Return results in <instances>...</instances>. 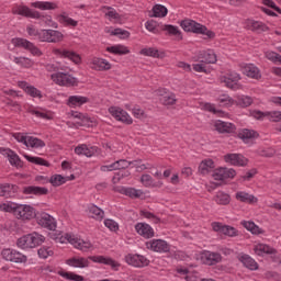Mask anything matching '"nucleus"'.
<instances>
[{
	"label": "nucleus",
	"mask_w": 281,
	"mask_h": 281,
	"mask_svg": "<svg viewBox=\"0 0 281 281\" xmlns=\"http://www.w3.org/2000/svg\"><path fill=\"white\" fill-rule=\"evenodd\" d=\"M254 251L257 256H274V254H278V250L267 244H257L254 247Z\"/></svg>",
	"instance_id": "30"
},
{
	"label": "nucleus",
	"mask_w": 281,
	"mask_h": 281,
	"mask_svg": "<svg viewBox=\"0 0 281 281\" xmlns=\"http://www.w3.org/2000/svg\"><path fill=\"white\" fill-rule=\"evenodd\" d=\"M26 161H30V164H35L36 166H45L46 168H49V161L41 158V157H34L30 155H24Z\"/></svg>",
	"instance_id": "49"
},
{
	"label": "nucleus",
	"mask_w": 281,
	"mask_h": 281,
	"mask_svg": "<svg viewBox=\"0 0 281 281\" xmlns=\"http://www.w3.org/2000/svg\"><path fill=\"white\" fill-rule=\"evenodd\" d=\"M89 102V98L82 97V95H70L67 100V105L70 106V109H74L76 106H82V104H87Z\"/></svg>",
	"instance_id": "33"
},
{
	"label": "nucleus",
	"mask_w": 281,
	"mask_h": 281,
	"mask_svg": "<svg viewBox=\"0 0 281 281\" xmlns=\"http://www.w3.org/2000/svg\"><path fill=\"white\" fill-rule=\"evenodd\" d=\"M214 128L215 131H217V133L222 135H225V134L232 135L236 133V126L233 123L221 121V120L215 121Z\"/></svg>",
	"instance_id": "19"
},
{
	"label": "nucleus",
	"mask_w": 281,
	"mask_h": 281,
	"mask_svg": "<svg viewBox=\"0 0 281 281\" xmlns=\"http://www.w3.org/2000/svg\"><path fill=\"white\" fill-rule=\"evenodd\" d=\"M202 259L204 260V265L213 267L214 265H218V262L223 261V256H221L220 252L204 251Z\"/></svg>",
	"instance_id": "23"
},
{
	"label": "nucleus",
	"mask_w": 281,
	"mask_h": 281,
	"mask_svg": "<svg viewBox=\"0 0 281 281\" xmlns=\"http://www.w3.org/2000/svg\"><path fill=\"white\" fill-rule=\"evenodd\" d=\"M16 192H19V186L16 184H0V196H4V199H12L15 196Z\"/></svg>",
	"instance_id": "27"
},
{
	"label": "nucleus",
	"mask_w": 281,
	"mask_h": 281,
	"mask_svg": "<svg viewBox=\"0 0 281 281\" xmlns=\"http://www.w3.org/2000/svg\"><path fill=\"white\" fill-rule=\"evenodd\" d=\"M109 113L112 115V117H115L117 122H123V124H133V119H131V115L121 108L111 106L109 109Z\"/></svg>",
	"instance_id": "17"
},
{
	"label": "nucleus",
	"mask_w": 281,
	"mask_h": 281,
	"mask_svg": "<svg viewBox=\"0 0 281 281\" xmlns=\"http://www.w3.org/2000/svg\"><path fill=\"white\" fill-rule=\"evenodd\" d=\"M60 243H70V245H74L76 249H80L81 251H87L93 247L91 245V241H85L83 239H80L71 234H66L59 238Z\"/></svg>",
	"instance_id": "7"
},
{
	"label": "nucleus",
	"mask_w": 281,
	"mask_h": 281,
	"mask_svg": "<svg viewBox=\"0 0 281 281\" xmlns=\"http://www.w3.org/2000/svg\"><path fill=\"white\" fill-rule=\"evenodd\" d=\"M224 159L226 164H231L232 166H241V167L247 166L249 161L241 154H227L224 156Z\"/></svg>",
	"instance_id": "22"
},
{
	"label": "nucleus",
	"mask_w": 281,
	"mask_h": 281,
	"mask_svg": "<svg viewBox=\"0 0 281 281\" xmlns=\"http://www.w3.org/2000/svg\"><path fill=\"white\" fill-rule=\"evenodd\" d=\"M106 52H110V54H115L116 56H124L126 54H131V50H128V47L124 45H114L106 48Z\"/></svg>",
	"instance_id": "44"
},
{
	"label": "nucleus",
	"mask_w": 281,
	"mask_h": 281,
	"mask_svg": "<svg viewBox=\"0 0 281 281\" xmlns=\"http://www.w3.org/2000/svg\"><path fill=\"white\" fill-rule=\"evenodd\" d=\"M76 155H85L86 157H93V151L86 145H79L75 148Z\"/></svg>",
	"instance_id": "54"
},
{
	"label": "nucleus",
	"mask_w": 281,
	"mask_h": 281,
	"mask_svg": "<svg viewBox=\"0 0 281 281\" xmlns=\"http://www.w3.org/2000/svg\"><path fill=\"white\" fill-rule=\"evenodd\" d=\"M199 58H201V63H204V65H214L216 64V54H214V50L209 52H202L199 54Z\"/></svg>",
	"instance_id": "34"
},
{
	"label": "nucleus",
	"mask_w": 281,
	"mask_h": 281,
	"mask_svg": "<svg viewBox=\"0 0 281 281\" xmlns=\"http://www.w3.org/2000/svg\"><path fill=\"white\" fill-rule=\"evenodd\" d=\"M58 22L61 23V25H70L71 27L78 26V21L69 18L67 13H61L58 15Z\"/></svg>",
	"instance_id": "48"
},
{
	"label": "nucleus",
	"mask_w": 281,
	"mask_h": 281,
	"mask_svg": "<svg viewBox=\"0 0 281 281\" xmlns=\"http://www.w3.org/2000/svg\"><path fill=\"white\" fill-rule=\"evenodd\" d=\"M23 194H34L35 196H45L49 194V189L45 187L29 186L22 188Z\"/></svg>",
	"instance_id": "28"
},
{
	"label": "nucleus",
	"mask_w": 281,
	"mask_h": 281,
	"mask_svg": "<svg viewBox=\"0 0 281 281\" xmlns=\"http://www.w3.org/2000/svg\"><path fill=\"white\" fill-rule=\"evenodd\" d=\"M35 220L41 227L54 232L56 229V220L48 213L42 212L35 214Z\"/></svg>",
	"instance_id": "10"
},
{
	"label": "nucleus",
	"mask_w": 281,
	"mask_h": 281,
	"mask_svg": "<svg viewBox=\"0 0 281 281\" xmlns=\"http://www.w3.org/2000/svg\"><path fill=\"white\" fill-rule=\"evenodd\" d=\"M89 260H92V262H98L99 265H108L115 270H117V267H120V263L113 260V258L104 256H90L88 259L85 257H72L66 260V265H68V267H75V269H87V267L91 265Z\"/></svg>",
	"instance_id": "1"
},
{
	"label": "nucleus",
	"mask_w": 281,
	"mask_h": 281,
	"mask_svg": "<svg viewBox=\"0 0 281 281\" xmlns=\"http://www.w3.org/2000/svg\"><path fill=\"white\" fill-rule=\"evenodd\" d=\"M49 183H52L54 188H58L64 186V183H67V178L63 177L61 175H54L50 177Z\"/></svg>",
	"instance_id": "52"
},
{
	"label": "nucleus",
	"mask_w": 281,
	"mask_h": 281,
	"mask_svg": "<svg viewBox=\"0 0 281 281\" xmlns=\"http://www.w3.org/2000/svg\"><path fill=\"white\" fill-rule=\"evenodd\" d=\"M162 32H167L169 36H177L178 41H183V35L181 34V31H179L178 26L165 24L162 25Z\"/></svg>",
	"instance_id": "36"
},
{
	"label": "nucleus",
	"mask_w": 281,
	"mask_h": 281,
	"mask_svg": "<svg viewBox=\"0 0 281 281\" xmlns=\"http://www.w3.org/2000/svg\"><path fill=\"white\" fill-rule=\"evenodd\" d=\"M37 254L40 258H43L45 260L49 258V256H54V250L49 247H42L37 250Z\"/></svg>",
	"instance_id": "57"
},
{
	"label": "nucleus",
	"mask_w": 281,
	"mask_h": 281,
	"mask_svg": "<svg viewBox=\"0 0 281 281\" xmlns=\"http://www.w3.org/2000/svg\"><path fill=\"white\" fill-rule=\"evenodd\" d=\"M131 166V162L126 159H121L112 164L114 170H126Z\"/></svg>",
	"instance_id": "56"
},
{
	"label": "nucleus",
	"mask_w": 281,
	"mask_h": 281,
	"mask_svg": "<svg viewBox=\"0 0 281 281\" xmlns=\"http://www.w3.org/2000/svg\"><path fill=\"white\" fill-rule=\"evenodd\" d=\"M12 45L14 47H22V49H26V52H30L32 56H43V52L40 50L34 43L23 38V37H15L11 40Z\"/></svg>",
	"instance_id": "9"
},
{
	"label": "nucleus",
	"mask_w": 281,
	"mask_h": 281,
	"mask_svg": "<svg viewBox=\"0 0 281 281\" xmlns=\"http://www.w3.org/2000/svg\"><path fill=\"white\" fill-rule=\"evenodd\" d=\"M0 153H1V155H4V157H8L11 166H14L15 168H23V162L21 161V158L19 157V155H16V153H14V150H12L10 148L1 147Z\"/></svg>",
	"instance_id": "21"
},
{
	"label": "nucleus",
	"mask_w": 281,
	"mask_h": 281,
	"mask_svg": "<svg viewBox=\"0 0 281 281\" xmlns=\"http://www.w3.org/2000/svg\"><path fill=\"white\" fill-rule=\"evenodd\" d=\"M145 245L147 249H150V251H157L159 254H168V251H170V245L162 239H151L146 241Z\"/></svg>",
	"instance_id": "16"
},
{
	"label": "nucleus",
	"mask_w": 281,
	"mask_h": 281,
	"mask_svg": "<svg viewBox=\"0 0 281 281\" xmlns=\"http://www.w3.org/2000/svg\"><path fill=\"white\" fill-rule=\"evenodd\" d=\"M104 225L105 227H108V229H110L111 232H117V229H120V225H117V222L113 221V220H105L104 221Z\"/></svg>",
	"instance_id": "62"
},
{
	"label": "nucleus",
	"mask_w": 281,
	"mask_h": 281,
	"mask_svg": "<svg viewBox=\"0 0 281 281\" xmlns=\"http://www.w3.org/2000/svg\"><path fill=\"white\" fill-rule=\"evenodd\" d=\"M151 12L153 14H149V16L155 19H164V16L168 15V8H166L164 4H155Z\"/></svg>",
	"instance_id": "35"
},
{
	"label": "nucleus",
	"mask_w": 281,
	"mask_h": 281,
	"mask_svg": "<svg viewBox=\"0 0 281 281\" xmlns=\"http://www.w3.org/2000/svg\"><path fill=\"white\" fill-rule=\"evenodd\" d=\"M53 54L58 56V58H67L68 60H71V63H75V65H80V63H82V57H80V54L67 48H55L53 49Z\"/></svg>",
	"instance_id": "12"
},
{
	"label": "nucleus",
	"mask_w": 281,
	"mask_h": 281,
	"mask_svg": "<svg viewBox=\"0 0 281 281\" xmlns=\"http://www.w3.org/2000/svg\"><path fill=\"white\" fill-rule=\"evenodd\" d=\"M140 182L143 186H145V188H150L155 180L153 179V176L146 173L140 177Z\"/></svg>",
	"instance_id": "60"
},
{
	"label": "nucleus",
	"mask_w": 281,
	"mask_h": 281,
	"mask_svg": "<svg viewBox=\"0 0 281 281\" xmlns=\"http://www.w3.org/2000/svg\"><path fill=\"white\" fill-rule=\"evenodd\" d=\"M239 260L243 262L244 267L250 269V271H256V269H258V262H256L249 255H243Z\"/></svg>",
	"instance_id": "41"
},
{
	"label": "nucleus",
	"mask_w": 281,
	"mask_h": 281,
	"mask_svg": "<svg viewBox=\"0 0 281 281\" xmlns=\"http://www.w3.org/2000/svg\"><path fill=\"white\" fill-rule=\"evenodd\" d=\"M102 10H108V12H105V16H108L110 21L114 20L116 23H120V19H122V16L117 11H115V9L112 7H102Z\"/></svg>",
	"instance_id": "50"
},
{
	"label": "nucleus",
	"mask_w": 281,
	"mask_h": 281,
	"mask_svg": "<svg viewBox=\"0 0 281 281\" xmlns=\"http://www.w3.org/2000/svg\"><path fill=\"white\" fill-rule=\"evenodd\" d=\"M126 177H131V171L126 169H120L112 178V182L120 183V181H122V179H126Z\"/></svg>",
	"instance_id": "55"
},
{
	"label": "nucleus",
	"mask_w": 281,
	"mask_h": 281,
	"mask_svg": "<svg viewBox=\"0 0 281 281\" xmlns=\"http://www.w3.org/2000/svg\"><path fill=\"white\" fill-rule=\"evenodd\" d=\"M125 261L127 265H132V267H148V259L142 255H127L125 257Z\"/></svg>",
	"instance_id": "24"
},
{
	"label": "nucleus",
	"mask_w": 281,
	"mask_h": 281,
	"mask_svg": "<svg viewBox=\"0 0 281 281\" xmlns=\"http://www.w3.org/2000/svg\"><path fill=\"white\" fill-rule=\"evenodd\" d=\"M237 137H239V139L243 140L244 144H249L251 139H258L260 137V134L256 132V130L243 128L237 134Z\"/></svg>",
	"instance_id": "25"
},
{
	"label": "nucleus",
	"mask_w": 281,
	"mask_h": 281,
	"mask_svg": "<svg viewBox=\"0 0 281 281\" xmlns=\"http://www.w3.org/2000/svg\"><path fill=\"white\" fill-rule=\"evenodd\" d=\"M0 210H2V212H10L21 221H32V218L36 217V210L27 204H2L0 205Z\"/></svg>",
	"instance_id": "2"
},
{
	"label": "nucleus",
	"mask_w": 281,
	"mask_h": 281,
	"mask_svg": "<svg viewBox=\"0 0 281 281\" xmlns=\"http://www.w3.org/2000/svg\"><path fill=\"white\" fill-rule=\"evenodd\" d=\"M237 201H240L241 203H258V198L254 196L252 194H249L245 191H238L236 193Z\"/></svg>",
	"instance_id": "40"
},
{
	"label": "nucleus",
	"mask_w": 281,
	"mask_h": 281,
	"mask_svg": "<svg viewBox=\"0 0 281 281\" xmlns=\"http://www.w3.org/2000/svg\"><path fill=\"white\" fill-rule=\"evenodd\" d=\"M89 216L95 221H102L104 218V211L95 205L89 206Z\"/></svg>",
	"instance_id": "45"
},
{
	"label": "nucleus",
	"mask_w": 281,
	"mask_h": 281,
	"mask_svg": "<svg viewBox=\"0 0 281 281\" xmlns=\"http://www.w3.org/2000/svg\"><path fill=\"white\" fill-rule=\"evenodd\" d=\"M140 215L144 216L145 218H149L153 221V223H155V225H157L158 223L161 222V220L159 217H157L155 214L148 212V211H142Z\"/></svg>",
	"instance_id": "61"
},
{
	"label": "nucleus",
	"mask_w": 281,
	"mask_h": 281,
	"mask_svg": "<svg viewBox=\"0 0 281 281\" xmlns=\"http://www.w3.org/2000/svg\"><path fill=\"white\" fill-rule=\"evenodd\" d=\"M214 168H215L214 160L205 159V160H202L201 164L199 165V172L201 175H210V172H212Z\"/></svg>",
	"instance_id": "37"
},
{
	"label": "nucleus",
	"mask_w": 281,
	"mask_h": 281,
	"mask_svg": "<svg viewBox=\"0 0 281 281\" xmlns=\"http://www.w3.org/2000/svg\"><path fill=\"white\" fill-rule=\"evenodd\" d=\"M259 155L260 157H268V158H271L276 155V149L273 148H266V149H261L259 150Z\"/></svg>",
	"instance_id": "64"
},
{
	"label": "nucleus",
	"mask_w": 281,
	"mask_h": 281,
	"mask_svg": "<svg viewBox=\"0 0 281 281\" xmlns=\"http://www.w3.org/2000/svg\"><path fill=\"white\" fill-rule=\"evenodd\" d=\"M50 78L59 87H75V85H78V79L67 72H55L50 75Z\"/></svg>",
	"instance_id": "8"
},
{
	"label": "nucleus",
	"mask_w": 281,
	"mask_h": 281,
	"mask_svg": "<svg viewBox=\"0 0 281 281\" xmlns=\"http://www.w3.org/2000/svg\"><path fill=\"white\" fill-rule=\"evenodd\" d=\"M135 229L139 236L143 238H154L155 237V229L150 227V225L146 223H137L135 225Z\"/></svg>",
	"instance_id": "26"
},
{
	"label": "nucleus",
	"mask_w": 281,
	"mask_h": 281,
	"mask_svg": "<svg viewBox=\"0 0 281 281\" xmlns=\"http://www.w3.org/2000/svg\"><path fill=\"white\" fill-rule=\"evenodd\" d=\"M160 102L165 106H175L177 104V95L175 93L161 94Z\"/></svg>",
	"instance_id": "46"
},
{
	"label": "nucleus",
	"mask_w": 281,
	"mask_h": 281,
	"mask_svg": "<svg viewBox=\"0 0 281 281\" xmlns=\"http://www.w3.org/2000/svg\"><path fill=\"white\" fill-rule=\"evenodd\" d=\"M26 93L31 95V98H43V94H41V90L36 89L34 86H30Z\"/></svg>",
	"instance_id": "63"
},
{
	"label": "nucleus",
	"mask_w": 281,
	"mask_h": 281,
	"mask_svg": "<svg viewBox=\"0 0 281 281\" xmlns=\"http://www.w3.org/2000/svg\"><path fill=\"white\" fill-rule=\"evenodd\" d=\"M13 14H19L20 16H25L26 19H37L38 21H43L49 27H58V23L52 20V15H43L41 12L36 10H32L26 5H20L12 10Z\"/></svg>",
	"instance_id": "3"
},
{
	"label": "nucleus",
	"mask_w": 281,
	"mask_h": 281,
	"mask_svg": "<svg viewBox=\"0 0 281 281\" xmlns=\"http://www.w3.org/2000/svg\"><path fill=\"white\" fill-rule=\"evenodd\" d=\"M237 106H241L243 109H247V106H251L254 104V99L251 97H238L236 100Z\"/></svg>",
	"instance_id": "53"
},
{
	"label": "nucleus",
	"mask_w": 281,
	"mask_h": 281,
	"mask_svg": "<svg viewBox=\"0 0 281 281\" xmlns=\"http://www.w3.org/2000/svg\"><path fill=\"white\" fill-rule=\"evenodd\" d=\"M58 276L64 278L65 280H70V281H85V277L76 274L74 272H67L65 270L58 271Z\"/></svg>",
	"instance_id": "47"
},
{
	"label": "nucleus",
	"mask_w": 281,
	"mask_h": 281,
	"mask_svg": "<svg viewBox=\"0 0 281 281\" xmlns=\"http://www.w3.org/2000/svg\"><path fill=\"white\" fill-rule=\"evenodd\" d=\"M229 201H231L229 194H227L223 191L217 192V194L215 196V202L218 205H229Z\"/></svg>",
	"instance_id": "51"
},
{
	"label": "nucleus",
	"mask_w": 281,
	"mask_h": 281,
	"mask_svg": "<svg viewBox=\"0 0 281 281\" xmlns=\"http://www.w3.org/2000/svg\"><path fill=\"white\" fill-rule=\"evenodd\" d=\"M140 54L143 56H150L151 58H166V53L159 52L155 47L143 48L140 49Z\"/></svg>",
	"instance_id": "38"
},
{
	"label": "nucleus",
	"mask_w": 281,
	"mask_h": 281,
	"mask_svg": "<svg viewBox=\"0 0 281 281\" xmlns=\"http://www.w3.org/2000/svg\"><path fill=\"white\" fill-rule=\"evenodd\" d=\"M180 26L184 32H192L193 34H204L207 31V26L194 20H183Z\"/></svg>",
	"instance_id": "11"
},
{
	"label": "nucleus",
	"mask_w": 281,
	"mask_h": 281,
	"mask_svg": "<svg viewBox=\"0 0 281 281\" xmlns=\"http://www.w3.org/2000/svg\"><path fill=\"white\" fill-rule=\"evenodd\" d=\"M92 65L94 69H98L99 71H109V69H111V64L102 58H93Z\"/></svg>",
	"instance_id": "42"
},
{
	"label": "nucleus",
	"mask_w": 281,
	"mask_h": 281,
	"mask_svg": "<svg viewBox=\"0 0 281 281\" xmlns=\"http://www.w3.org/2000/svg\"><path fill=\"white\" fill-rule=\"evenodd\" d=\"M16 142L24 144L27 148H43L45 147V142L41 138L34 136H25L23 133H14L12 135Z\"/></svg>",
	"instance_id": "6"
},
{
	"label": "nucleus",
	"mask_w": 281,
	"mask_h": 281,
	"mask_svg": "<svg viewBox=\"0 0 281 281\" xmlns=\"http://www.w3.org/2000/svg\"><path fill=\"white\" fill-rule=\"evenodd\" d=\"M247 26L251 32H256V34H262V32H269V26L267 24L259 22V21H254V20H248Z\"/></svg>",
	"instance_id": "32"
},
{
	"label": "nucleus",
	"mask_w": 281,
	"mask_h": 281,
	"mask_svg": "<svg viewBox=\"0 0 281 281\" xmlns=\"http://www.w3.org/2000/svg\"><path fill=\"white\" fill-rule=\"evenodd\" d=\"M45 243V236L33 232L24 235L16 240V245L20 249H34Z\"/></svg>",
	"instance_id": "4"
},
{
	"label": "nucleus",
	"mask_w": 281,
	"mask_h": 281,
	"mask_svg": "<svg viewBox=\"0 0 281 281\" xmlns=\"http://www.w3.org/2000/svg\"><path fill=\"white\" fill-rule=\"evenodd\" d=\"M211 225L213 232L224 234V236H228L229 238L238 236V229H236L234 226L225 225L221 222H213Z\"/></svg>",
	"instance_id": "14"
},
{
	"label": "nucleus",
	"mask_w": 281,
	"mask_h": 281,
	"mask_svg": "<svg viewBox=\"0 0 281 281\" xmlns=\"http://www.w3.org/2000/svg\"><path fill=\"white\" fill-rule=\"evenodd\" d=\"M114 191L119 192L120 194H125V196H130V199H139V196L144 194V191L142 190L126 187H115Z\"/></svg>",
	"instance_id": "29"
},
{
	"label": "nucleus",
	"mask_w": 281,
	"mask_h": 281,
	"mask_svg": "<svg viewBox=\"0 0 281 281\" xmlns=\"http://www.w3.org/2000/svg\"><path fill=\"white\" fill-rule=\"evenodd\" d=\"M41 43H60L65 37L60 31L56 30H42Z\"/></svg>",
	"instance_id": "15"
},
{
	"label": "nucleus",
	"mask_w": 281,
	"mask_h": 281,
	"mask_svg": "<svg viewBox=\"0 0 281 281\" xmlns=\"http://www.w3.org/2000/svg\"><path fill=\"white\" fill-rule=\"evenodd\" d=\"M236 177V170L233 168L222 167L213 172L215 181H225V179H234Z\"/></svg>",
	"instance_id": "20"
},
{
	"label": "nucleus",
	"mask_w": 281,
	"mask_h": 281,
	"mask_svg": "<svg viewBox=\"0 0 281 281\" xmlns=\"http://www.w3.org/2000/svg\"><path fill=\"white\" fill-rule=\"evenodd\" d=\"M251 115L255 120H265V117H270V122H281L280 111L262 112L260 110H255L251 112Z\"/></svg>",
	"instance_id": "18"
},
{
	"label": "nucleus",
	"mask_w": 281,
	"mask_h": 281,
	"mask_svg": "<svg viewBox=\"0 0 281 281\" xmlns=\"http://www.w3.org/2000/svg\"><path fill=\"white\" fill-rule=\"evenodd\" d=\"M31 7L37 8V10H56V9H58V4H56V2H48V1L32 2Z\"/></svg>",
	"instance_id": "39"
},
{
	"label": "nucleus",
	"mask_w": 281,
	"mask_h": 281,
	"mask_svg": "<svg viewBox=\"0 0 281 281\" xmlns=\"http://www.w3.org/2000/svg\"><path fill=\"white\" fill-rule=\"evenodd\" d=\"M243 227H245V229H247L248 232H251L255 235H260V234H265V231L260 227H258V225H256V223L249 221H243L241 222Z\"/></svg>",
	"instance_id": "43"
},
{
	"label": "nucleus",
	"mask_w": 281,
	"mask_h": 281,
	"mask_svg": "<svg viewBox=\"0 0 281 281\" xmlns=\"http://www.w3.org/2000/svg\"><path fill=\"white\" fill-rule=\"evenodd\" d=\"M13 63L21 65V67H32V60L25 57H14Z\"/></svg>",
	"instance_id": "59"
},
{
	"label": "nucleus",
	"mask_w": 281,
	"mask_h": 281,
	"mask_svg": "<svg viewBox=\"0 0 281 281\" xmlns=\"http://www.w3.org/2000/svg\"><path fill=\"white\" fill-rule=\"evenodd\" d=\"M112 36H119V38H128L131 36V32L122 29H115L111 32Z\"/></svg>",
	"instance_id": "58"
},
{
	"label": "nucleus",
	"mask_w": 281,
	"mask_h": 281,
	"mask_svg": "<svg viewBox=\"0 0 281 281\" xmlns=\"http://www.w3.org/2000/svg\"><path fill=\"white\" fill-rule=\"evenodd\" d=\"M243 74H245V76L248 78H252L254 80H260L262 78V75H260V69H258V67H256L254 64L244 66Z\"/></svg>",
	"instance_id": "31"
},
{
	"label": "nucleus",
	"mask_w": 281,
	"mask_h": 281,
	"mask_svg": "<svg viewBox=\"0 0 281 281\" xmlns=\"http://www.w3.org/2000/svg\"><path fill=\"white\" fill-rule=\"evenodd\" d=\"M1 256L3 260L13 262V265H25L27 262V256L16 249L4 248L1 251Z\"/></svg>",
	"instance_id": "5"
},
{
	"label": "nucleus",
	"mask_w": 281,
	"mask_h": 281,
	"mask_svg": "<svg viewBox=\"0 0 281 281\" xmlns=\"http://www.w3.org/2000/svg\"><path fill=\"white\" fill-rule=\"evenodd\" d=\"M221 82H224L225 87L227 89H232L233 91H237V89H240V75L235 71L228 72L226 76L221 77Z\"/></svg>",
	"instance_id": "13"
}]
</instances>
